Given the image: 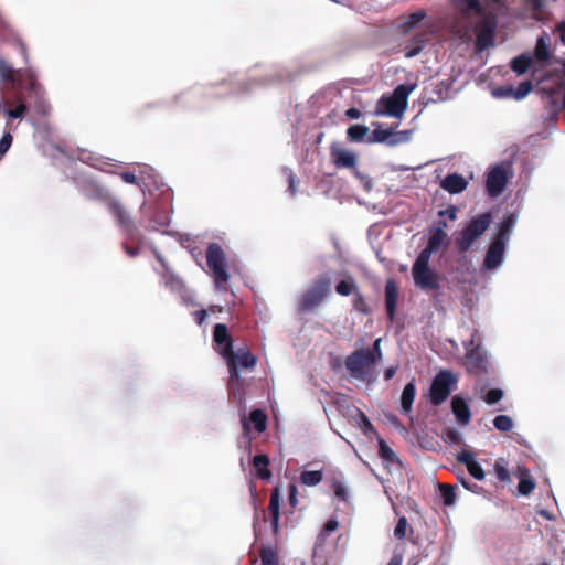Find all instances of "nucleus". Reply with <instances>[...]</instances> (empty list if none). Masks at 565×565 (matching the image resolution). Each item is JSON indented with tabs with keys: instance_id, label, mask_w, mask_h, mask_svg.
<instances>
[{
	"instance_id": "nucleus-1",
	"label": "nucleus",
	"mask_w": 565,
	"mask_h": 565,
	"mask_svg": "<svg viewBox=\"0 0 565 565\" xmlns=\"http://www.w3.org/2000/svg\"><path fill=\"white\" fill-rule=\"evenodd\" d=\"M450 238L446 231L430 230V236L427 245L422 249L412 267V276L416 287L422 290H438L439 276L429 267L431 254L440 248L446 249Z\"/></svg>"
},
{
	"instance_id": "nucleus-2",
	"label": "nucleus",
	"mask_w": 565,
	"mask_h": 565,
	"mask_svg": "<svg viewBox=\"0 0 565 565\" xmlns=\"http://www.w3.org/2000/svg\"><path fill=\"white\" fill-rule=\"evenodd\" d=\"M213 343L216 352L225 360L228 373L233 376L234 381H238L241 369L252 370L255 367L257 358L247 347H242L234 351L233 338L226 324L216 323L214 326Z\"/></svg>"
},
{
	"instance_id": "nucleus-3",
	"label": "nucleus",
	"mask_w": 565,
	"mask_h": 565,
	"mask_svg": "<svg viewBox=\"0 0 565 565\" xmlns=\"http://www.w3.org/2000/svg\"><path fill=\"white\" fill-rule=\"evenodd\" d=\"M0 77L2 82L10 84L17 90L14 98L18 105L6 111L8 117L11 119L22 118L26 111L23 90L39 97L42 94V87L36 83L31 71L14 70L3 57H0Z\"/></svg>"
},
{
	"instance_id": "nucleus-4",
	"label": "nucleus",
	"mask_w": 565,
	"mask_h": 565,
	"mask_svg": "<svg viewBox=\"0 0 565 565\" xmlns=\"http://www.w3.org/2000/svg\"><path fill=\"white\" fill-rule=\"evenodd\" d=\"M377 363L371 353L364 349H356L344 360V366L352 379L370 383L373 380V370Z\"/></svg>"
},
{
	"instance_id": "nucleus-5",
	"label": "nucleus",
	"mask_w": 565,
	"mask_h": 565,
	"mask_svg": "<svg viewBox=\"0 0 565 565\" xmlns=\"http://www.w3.org/2000/svg\"><path fill=\"white\" fill-rule=\"evenodd\" d=\"M411 92V86L404 84L398 85L391 95H383L379 99L374 114L376 116L388 115L401 118L407 107L408 95Z\"/></svg>"
},
{
	"instance_id": "nucleus-6",
	"label": "nucleus",
	"mask_w": 565,
	"mask_h": 565,
	"mask_svg": "<svg viewBox=\"0 0 565 565\" xmlns=\"http://www.w3.org/2000/svg\"><path fill=\"white\" fill-rule=\"evenodd\" d=\"M108 211L115 218L121 233L131 241L141 239L140 231L126 206L117 199L108 202Z\"/></svg>"
},
{
	"instance_id": "nucleus-7",
	"label": "nucleus",
	"mask_w": 565,
	"mask_h": 565,
	"mask_svg": "<svg viewBox=\"0 0 565 565\" xmlns=\"http://www.w3.org/2000/svg\"><path fill=\"white\" fill-rule=\"evenodd\" d=\"M458 382L457 376L449 370L439 371L433 379L429 388V398L433 405L443 404Z\"/></svg>"
},
{
	"instance_id": "nucleus-8",
	"label": "nucleus",
	"mask_w": 565,
	"mask_h": 565,
	"mask_svg": "<svg viewBox=\"0 0 565 565\" xmlns=\"http://www.w3.org/2000/svg\"><path fill=\"white\" fill-rule=\"evenodd\" d=\"M206 263L217 286L227 282L230 275L226 268L225 255L217 243H211L207 246Z\"/></svg>"
},
{
	"instance_id": "nucleus-9",
	"label": "nucleus",
	"mask_w": 565,
	"mask_h": 565,
	"mask_svg": "<svg viewBox=\"0 0 565 565\" xmlns=\"http://www.w3.org/2000/svg\"><path fill=\"white\" fill-rule=\"evenodd\" d=\"M465 367L467 372L475 376H481L489 373L490 363L487 352L479 345L467 351L465 355Z\"/></svg>"
},
{
	"instance_id": "nucleus-10",
	"label": "nucleus",
	"mask_w": 565,
	"mask_h": 565,
	"mask_svg": "<svg viewBox=\"0 0 565 565\" xmlns=\"http://www.w3.org/2000/svg\"><path fill=\"white\" fill-rule=\"evenodd\" d=\"M508 174L502 166H495L487 174L486 189L491 198L499 196L505 189Z\"/></svg>"
},
{
	"instance_id": "nucleus-11",
	"label": "nucleus",
	"mask_w": 565,
	"mask_h": 565,
	"mask_svg": "<svg viewBox=\"0 0 565 565\" xmlns=\"http://www.w3.org/2000/svg\"><path fill=\"white\" fill-rule=\"evenodd\" d=\"M330 159L338 169H353L358 162V156L353 151L342 148L337 142L330 147Z\"/></svg>"
},
{
	"instance_id": "nucleus-12",
	"label": "nucleus",
	"mask_w": 565,
	"mask_h": 565,
	"mask_svg": "<svg viewBox=\"0 0 565 565\" xmlns=\"http://www.w3.org/2000/svg\"><path fill=\"white\" fill-rule=\"evenodd\" d=\"M327 489L333 497L341 502L349 500V490L345 478L342 472H333L324 478Z\"/></svg>"
},
{
	"instance_id": "nucleus-13",
	"label": "nucleus",
	"mask_w": 565,
	"mask_h": 565,
	"mask_svg": "<svg viewBox=\"0 0 565 565\" xmlns=\"http://www.w3.org/2000/svg\"><path fill=\"white\" fill-rule=\"evenodd\" d=\"M504 252H505V244L499 242V241H492L490 244L484 259H483V267L486 269L492 270L495 269L501 265L504 258Z\"/></svg>"
},
{
	"instance_id": "nucleus-14",
	"label": "nucleus",
	"mask_w": 565,
	"mask_h": 565,
	"mask_svg": "<svg viewBox=\"0 0 565 565\" xmlns=\"http://www.w3.org/2000/svg\"><path fill=\"white\" fill-rule=\"evenodd\" d=\"M398 294L399 288L396 281L394 279H388L385 284V309L387 319L391 323L395 320Z\"/></svg>"
},
{
	"instance_id": "nucleus-15",
	"label": "nucleus",
	"mask_w": 565,
	"mask_h": 565,
	"mask_svg": "<svg viewBox=\"0 0 565 565\" xmlns=\"http://www.w3.org/2000/svg\"><path fill=\"white\" fill-rule=\"evenodd\" d=\"M475 241V237H472L470 233L466 231V228H463L456 237V248L460 254H462V256L458 259V263L461 267L468 268L471 265L470 259H468L465 254L470 249Z\"/></svg>"
},
{
	"instance_id": "nucleus-16",
	"label": "nucleus",
	"mask_w": 565,
	"mask_h": 565,
	"mask_svg": "<svg viewBox=\"0 0 565 565\" xmlns=\"http://www.w3.org/2000/svg\"><path fill=\"white\" fill-rule=\"evenodd\" d=\"M267 415L264 411L256 408L249 413L248 419L245 417L242 419V426L245 434L250 430V423L254 425V429L257 433H264L267 428Z\"/></svg>"
},
{
	"instance_id": "nucleus-17",
	"label": "nucleus",
	"mask_w": 565,
	"mask_h": 565,
	"mask_svg": "<svg viewBox=\"0 0 565 565\" xmlns=\"http://www.w3.org/2000/svg\"><path fill=\"white\" fill-rule=\"evenodd\" d=\"M514 475L519 479V493L522 495H530L535 489V481L532 478L530 470L525 466H518Z\"/></svg>"
},
{
	"instance_id": "nucleus-18",
	"label": "nucleus",
	"mask_w": 565,
	"mask_h": 565,
	"mask_svg": "<svg viewBox=\"0 0 565 565\" xmlns=\"http://www.w3.org/2000/svg\"><path fill=\"white\" fill-rule=\"evenodd\" d=\"M280 501H281L280 490L278 487H275L271 490L269 504H268V509H267L269 516H270L271 529L275 534L278 532V526H279Z\"/></svg>"
},
{
	"instance_id": "nucleus-19",
	"label": "nucleus",
	"mask_w": 565,
	"mask_h": 565,
	"mask_svg": "<svg viewBox=\"0 0 565 565\" xmlns=\"http://www.w3.org/2000/svg\"><path fill=\"white\" fill-rule=\"evenodd\" d=\"M440 186L450 194L463 192L468 186V181L459 173L447 174L440 182Z\"/></svg>"
},
{
	"instance_id": "nucleus-20",
	"label": "nucleus",
	"mask_w": 565,
	"mask_h": 565,
	"mask_svg": "<svg viewBox=\"0 0 565 565\" xmlns=\"http://www.w3.org/2000/svg\"><path fill=\"white\" fill-rule=\"evenodd\" d=\"M491 218V213L489 212L480 214L478 217L472 218L465 228L477 239L489 228Z\"/></svg>"
},
{
	"instance_id": "nucleus-21",
	"label": "nucleus",
	"mask_w": 565,
	"mask_h": 565,
	"mask_svg": "<svg viewBox=\"0 0 565 565\" xmlns=\"http://www.w3.org/2000/svg\"><path fill=\"white\" fill-rule=\"evenodd\" d=\"M395 135L393 128H382L380 124H376V128L367 137V143H387L394 146L397 143L396 139L392 137Z\"/></svg>"
},
{
	"instance_id": "nucleus-22",
	"label": "nucleus",
	"mask_w": 565,
	"mask_h": 565,
	"mask_svg": "<svg viewBox=\"0 0 565 565\" xmlns=\"http://www.w3.org/2000/svg\"><path fill=\"white\" fill-rule=\"evenodd\" d=\"M84 194L87 199L94 201H102L108 207V202L115 200L116 198L111 196L108 190L103 188L96 183H87L84 188Z\"/></svg>"
},
{
	"instance_id": "nucleus-23",
	"label": "nucleus",
	"mask_w": 565,
	"mask_h": 565,
	"mask_svg": "<svg viewBox=\"0 0 565 565\" xmlns=\"http://www.w3.org/2000/svg\"><path fill=\"white\" fill-rule=\"evenodd\" d=\"M318 306V285L311 286L306 292L302 294L299 303L298 311L306 313L312 311Z\"/></svg>"
},
{
	"instance_id": "nucleus-24",
	"label": "nucleus",
	"mask_w": 565,
	"mask_h": 565,
	"mask_svg": "<svg viewBox=\"0 0 565 565\" xmlns=\"http://www.w3.org/2000/svg\"><path fill=\"white\" fill-rule=\"evenodd\" d=\"M452 412L458 420V423L462 426L469 424L471 418V413L468 404L465 399L459 396H455L451 401Z\"/></svg>"
},
{
	"instance_id": "nucleus-25",
	"label": "nucleus",
	"mask_w": 565,
	"mask_h": 565,
	"mask_svg": "<svg viewBox=\"0 0 565 565\" xmlns=\"http://www.w3.org/2000/svg\"><path fill=\"white\" fill-rule=\"evenodd\" d=\"M515 223H516L515 214L511 213V214L505 215L503 221L500 223L499 231L493 239L499 241L503 244H507V242L510 237V234H511L513 227L515 226Z\"/></svg>"
},
{
	"instance_id": "nucleus-26",
	"label": "nucleus",
	"mask_w": 565,
	"mask_h": 565,
	"mask_svg": "<svg viewBox=\"0 0 565 565\" xmlns=\"http://www.w3.org/2000/svg\"><path fill=\"white\" fill-rule=\"evenodd\" d=\"M415 395H416V386H415V382L413 380L404 386V390L402 392L401 408H402V413L404 415L411 414L412 406H413V403L415 399Z\"/></svg>"
},
{
	"instance_id": "nucleus-27",
	"label": "nucleus",
	"mask_w": 565,
	"mask_h": 565,
	"mask_svg": "<svg viewBox=\"0 0 565 565\" xmlns=\"http://www.w3.org/2000/svg\"><path fill=\"white\" fill-rule=\"evenodd\" d=\"M252 463L256 469V476L258 479L266 480V481L270 480L273 473L268 468L269 457L267 455H263V454L256 455L253 458Z\"/></svg>"
},
{
	"instance_id": "nucleus-28",
	"label": "nucleus",
	"mask_w": 565,
	"mask_h": 565,
	"mask_svg": "<svg viewBox=\"0 0 565 565\" xmlns=\"http://www.w3.org/2000/svg\"><path fill=\"white\" fill-rule=\"evenodd\" d=\"M426 46V38L424 34L413 36L404 47L406 57H414L418 55Z\"/></svg>"
},
{
	"instance_id": "nucleus-29",
	"label": "nucleus",
	"mask_w": 565,
	"mask_h": 565,
	"mask_svg": "<svg viewBox=\"0 0 565 565\" xmlns=\"http://www.w3.org/2000/svg\"><path fill=\"white\" fill-rule=\"evenodd\" d=\"M371 134L364 125H352L347 129V137L351 142L366 141Z\"/></svg>"
},
{
	"instance_id": "nucleus-30",
	"label": "nucleus",
	"mask_w": 565,
	"mask_h": 565,
	"mask_svg": "<svg viewBox=\"0 0 565 565\" xmlns=\"http://www.w3.org/2000/svg\"><path fill=\"white\" fill-rule=\"evenodd\" d=\"M379 456L387 465L399 463L398 457L384 439L379 440Z\"/></svg>"
},
{
	"instance_id": "nucleus-31",
	"label": "nucleus",
	"mask_w": 565,
	"mask_h": 565,
	"mask_svg": "<svg viewBox=\"0 0 565 565\" xmlns=\"http://www.w3.org/2000/svg\"><path fill=\"white\" fill-rule=\"evenodd\" d=\"M427 17V13L425 10H418L415 11L408 15L405 17L402 28L404 32H407L415 28L419 22H422Z\"/></svg>"
},
{
	"instance_id": "nucleus-32",
	"label": "nucleus",
	"mask_w": 565,
	"mask_h": 565,
	"mask_svg": "<svg viewBox=\"0 0 565 565\" xmlns=\"http://www.w3.org/2000/svg\"><path fill=\"white\" fill-rule=\"evenodd\" d=\"M493 44V31L490 28L482 29L477 34L476 46L478 51H482Z\"/></svg>"
},
{
	"instance_id": "nucleus-33",
	"label": "nucleus",
	"mask_w": 565,
	"mask_h": 565,
	"mask_svg": "<svg viewBox=\"0 0 565 565\" xmlns=\"http://www.w3.org/2000/svg\"><path fill=\"white\" fill-rule=\"evenodd\" d=\"M533 63L532 57L527 55H520L512 60L511 68L519 75L524 74Z\"/></svg>"
},
{
	"instance_id": "nucleus-34",
	"label": "nucleus",
	"mask_w": 565,
	"mask_h": 565,
	"mask_svg": "<svg viewBox=\"0 0 565 565\" xmlns=\"http://www.w3.org/2000/svg\"><path fill=\"white\" fill-rule=\"evenodd\" d=\"M493 469L495 477L499 481L503 483L510 482V471L507 467V461L503 458H499L498 460H495Z\"/></svg>"
},
{
	"instance_id": "nucleus-35",
	"label": "nucleus",
	"mask_w": 565,
	"mask_h": 565,
	"mask_svg": "<svg viewBox=\"0 0 565 565\" xmlns=\"http://www.w3.org/2000/svg\"><path fill=\"white\" fill-rule=\"evenodd\" d=\"M358 290L354 279L349 276L347 279L341 280L335 286V291L340 296H349Z\"/></svg>"
},
{
	"instance_id": "nucleus-36",
	"label": "nucleus",
	"mask_w": 565,
	"mask_h": 565,
	"mask_svg": "<svg viewBox=\"0 0 565 565\" xmlns=\"http://www.w3.org/2000/svg\"><path fill=\"white\" fill-rule=\"evenodd\" d=\"M493 426L503 433H508L513 428V420L508 415H498L493 419Z\"/></svg>"
},
{
	"instance_id": "nucleus-37",
	"label": "nucleus",
	"mask_w": 565,
	"mask_h": 565,
	"mask_svg": "<svg viewBox=\"0 0 565 565\" xmlns=\"http://www.w3.org/2000/svg\"><path fill=\"white\" fill-rule=\"evenodd\" d=\"M228 393L238 396L239 398L244 394V380L241 377L238 373V381H234L233 376L230 374L228 383H227Z\"/></svg>"
},
{
	"instance_id": "nucleus-38",
	"label": "nucleus",
	"mask_w": 565,
	"mask_h": 565,
	"mask_svg": "<svg viewBox=\"0 0 565 565\" xmlns=\"http://www.w3.org/2000/svg\"><path fill=\"white\" fill-rule=\"evenodd\" d=\"M154 230H161L169 225L170 216L166 211H157L151 220Z\"/></svg>"
},
{
	"instance_id": "nucleus-39",
	"label": "nucleus",
	"mask_w": 565,
	"mask_h": 565,
	"mask_svg": "<svg viewBox=\"0 0 565 565\" xmlns=\"http://www.w3.org/2000/svg\"><path fill=\"white\" fill-rule=\"evenodd\" d=\"M440 494L443 498V501L446 505H451L455 503L456 494H455V488L447 483H440L439 484Z\"/></svg>"
},
{
	"instance_id": "nucleus-40",
	"label": "nucleus",
	"mask_w": 565,
	"mask_h": 565,
	"mask_svg": "<svg viewBox=\"0 0 565 565\" xmlns=\"http://www.w3.org/2000/svg\"><path fill=\"white\" fill-rule=\"evenodd\" d=\"M262 565H278V556L274 548L265 547L260 551Z\"/></svg>"
},
{
	"instance_id": "nucleus-41",
	"label": "nucleus",
	"mask_w": 565,
	"mask_h": 565,
	"mask_svg": "<svg viewBox=\"0 0 565 565\" xmlns=\"http://www.w3.org/2000/svg\"><path fill=\"white\" fill-rule=\"evenodd\" d=\"M353 295H354L353 301H352L353 308L363 315H369L371 312V309H370L369 305L366 303L363 295L358 290Z\"/></svg>"
},
{
	"instance_id": "nucleus-42",
	"label": "nucleus",
	"mask_w": 565,
	"mask_h": 565,
	"mask_svg": "<svg viewBox=\"0 0 565 565\" xmlns=\"http://www.w3.org/2000/svg\"><path fill=\"white\" fill-rule=\"evenodd\" d=\"M533 85L530 81H525L519 84L516 89L513 93V96L515 99L520 100L523 99L529 95V93L532 90Z\"/></svg>"
},
{
	"instance_id": "nucleus-43",
	"label": "nucleus",
	"mask_w": 565,
	"mask_h": 565,
	"mask_svg": "<svg viewBox=\"0 0 565 565\" xmlns=\"http://www.w3.org/2000/svg\"><path fill=\"white\" fill-rule=\"evenodd\" d=\"M339 527V521L337 519L335 515H333L332 518H330L322 526L321 531H320V535H323V536H329L331 535L333 532H335Z\"/></svg>"
},
{
	"instance_id": "nucleus-44",
	"label": "nucleus",
	"mask_w": 565,
	"mask_h": 565,
	"mask_svg": "<svg viewBox=\"0 0 565 565\" xmlns=\"http://www.w3.org/2000/svg\"><path fill=\"white\" fill-rule=\"evenodd\" d=\"M300 483L309 487L318 484V470L302 471L300 475Z\"/></svg>"
},
{
	"instance_id": "nucleus-45",
	"label": "nucleus",
	"mask_w": 565,
	"mask_h": 565,
	"mask_svg": "<svg viewBox=\"0 0 565 565\" xmlns=\"http://www.w3.org/2000/svg\"><path fill=\"white\" fill-rule=\"evenodd\" d=\"M503 397V391L501 388H491L487 392V394L483 396V401L489 404L493 405L501 401Z\"/></svg>"
},
{
	"instance_id": "nucleus-46",
	"label": "nucleus",
	"mask_w": 565,
	"mask_h": 565,
	"mask_svg": "<svg viewBox=\"0 0 565 565\" xmlns=\"http://www.w3.org/2000/svg\"><path fill=\"white\" fill-rule=\"evenodd\" d=\"M467 470L477 480H483L486 477L483 468L476 460L468 465Z\"/></svg>"
},
{
	"instance_id": "nucleus-47",
	"label": "nucleus",
	"mask_w": 565,
	"mask_h": 565,
	"mask_svg": "<svg viewBox=\"0 0 565 565\" xmlns=\"http://www.w3.org/2000/svg\"><path fill=\"white\" fill-rule=\"evenodd\" d=\"M408 527L407 519L405 516H401L396 523L394 529V535L396 539L402 540L406 536V531Z\"/></svg>"
},
{
	"instance_id": "nucleus-48",
	"label": "nucleus",
	"mask_w": 565,
	"mask_h": 565,
	"mask_svg": "<svg viewBox=\"0 0 565 565\" xmlns=\"http://www.w3.org/2000/svg\"><path fill=\"white\" fill-rule=\"evenodd\" d=\"M365 352L371 353L374 356L375 363H379L382 360V350H381V339H376L372 345V348H363Z\"/></svg>"
},
{
	"instance_id": "nucleus-49",
	"label": "nucleus",
	"mask_w": 565,
	"mask_h": 565,
	"mask_svg": "<svg viewBox=\"0 0 565 565\" xmlns=\"http://www.w3.org/2000/svg\"><path fill=\"white\" fill-rule=\"evenodd\" d=\"M12 140L13 138L10 132L3 134L2 138L0 139V159L10 149Z\"/></svg>"
},
{
	"instance_id": "nucleus-50",
	"label": "nucleus",
	"mask_w": 565,
	"mask_h": 565,
	"mask_svg": "<svg viewBox=\"0 0 565 565\" xmlns=\"http://www.w3.org/2000/svg\"><path fill=\"white\" fill-rule=\"evenodd\" d=\"M446 441L452 443V444H462V436L461 434L456 429H448L446 431Z\"/></svg>"
},
{
	"instance_id": "nucleus-51",
	"label": "nucleus",
	"mask_w": 565,
	"mask_h": 565,
	"mask_svg": "<svg viewBox=\"0 0 565 565\" xmlns=\"http://www.w3.org/2000/svg\"><path fill=\"white\" fill-rule=\"evenodd\" d=\"M164 284L167 287H170L172 290H177L182 287V281L173 275H166Z\"/></svg>"
},
{
	"instance_id": "nucleus-52",
	"label": "nucleus",
	"mask_w": 565,
	"mask_h": 565,
	"mask_svg": "<svg viewBox=\"0 0 565 565\" xmlns=\"http://www.w3.org/2000/svg\"><path fill=\"white\" fill-rule=\"evenodd\" d=\"M282 173L288 182V190L291 194H295L296 188H295V174L289 168H284Z\"/></svg>"
},
{
	"instance_id": "nucleus-53",
	"label": "nucleus",
	"mask_w": 565,
	"mask_h": 565,
	"mask_svg": "<svg viewBox=\"0 0 565 565\" xmlns=\"http://www.w3.org/2000/svg\"><path fill=\"white\" fill-rule=\"evenodd\" d=\"M458 480L463 486V488L467 489L468 491H471L473 493H479L481 490L480 486H478L477 483H475L472 481H469L465 477H458Z\"/></svg>"
},
{
	"instance_id": "nucleus-54",
	"label": "nucleus",
	"mask_w": 565,
	"mask_h": 565,
	"mask_svg": "<svg viewBox=\"0 0 565 565\" xmlns=\"http://www.w3.org/2000/svg\"><path fill=\"white\" fill-rule=\"evenodd\" d=\"M439 217L447 216L448 220L455 221L457 218V207L455 205H450L446 210H441L438 212Z\"/></svg>"
},
{
	"instance_id": "nucleus-55",
	"label": "nucleus",
	"mask_w": 565,
	"mask_h": 565,
	"mask_svg": "<svg viewBox=\"0 0 565 565\" xmlns=\"http://www.w3.org/2000/svg\"><path fill=\"white\" fill-rule=\"evenodd\" d=\"M457 460L459 462L463 463L467 468L468 465H470V462H472L475 460V457L471 452H469L467 450H462L460 454H458Z\"/></svg>"
},
{
	"instance_id": "nucleus-56",
	"label": "nucleus",
	"mask_w": 565,
	"mask_h": 565,
	"mask_svg": "<svg viewBox=\"0 0 565 565\" xmlns=\"http://www.w3.org/2000/svg\"><path fill=\"white\" fill-rule=\"evenodd\" d=\"M120 178L122 179L124 182L129 183V184L138 183V179L134 172H129V171L121 172Z\"/></svg>"
},
{
	"instance_id": "nucleus-57",
	"label": "nucleus",
	"mask_w": 565,
	"mask_h": 565,
	"mask_svg": "<svg viewBox=\"0 0 565 565\" xmlns=\"http://www.w3.org/2000/svg\"><path fill=\"white\" fill-rule=\"evenodd\" d=\"M122 248L129 257H136L140 252V248L138 246H130L127 243L122 244Z\"/></svg>"
},
{
	"instance_id": "nucleus-58",
	"label": "nucleus",
	"mask_w": 565,
	"mask_h": 565,
	"mask_svg": "<svg viewBox=\"0 0 565 565\" xmlns=\"http://www.w3.org/2000/svg\"><path fill=\"white\" fill-rule=\"evenodd\" d=\"M206 316H207V310H205V309L198 310L193 313L194 320L199 326H201L204 322V320L206 319Z\"/></svg>"
},
{
	"instance_id": "nucleus-59",
	"label": "nucleus",
	"mask_w": 565,
	"mask_h": 565,
	"mask_svg": "<svg viewBox=\"0 0 565 565\" xmlns=\"http://www.w3.org/2000/svg\"><path fill=\"white\" fill-rule=\"evenodd\" d=\"M541 42H543V40L539 41L535 54L539 60H546L548 57L547 50L546 47H541Z\"/></svg>"
},
{
	"instance_id": "nucleus-60",
	"label": "nucleus",
	"mask_w": 565,
	"mask_h": 565,
	"mask_svg": "<svg viewBox=\"0 0 565 565\" xmlns=\"http://www.w3.org/2000/svg\"><path fill=\"white\" fill-rule=\"evenodd\" d=\"M465 2L469 10H472L478 13L481 12V6H480L479 0H465Z\"/></svg>"
},
{
	"instance_id": "nucleus-61",
	"label": "nucleus",
	"mask_w": 565,
	"mask_h": 565,
	"mask_svg": "<svg viewBox=\"0 0 565 565\" xmlns=\"http://www.w3.org/2000/svg\"><path fill=\"white\" fill-rule=\"evenodd\" d=\"M362 113L358 108H349L345 111V116L350 119H359L361 117Z\"/></svg>"
},
{
	"instance_id": "nucleus-62",
	"label": "nucleus",
	"mask_w": 565,
	"mask_h": 565,
	"mask_svg": "<svg viewBox=\"0 0 565 565\" xmlns=\"http://www.w3.org/2000/svg\"><path fill=\"white\" fill-rule=\"evenodd\" d=\"M556 31L558 33V38H559L561 42L563 44H565V22H561L557 25Z\"/></svg>"
},
{
	"instance_id": "nucleus-63",
	"label": "nucleus",
	"mask_w": 565,
	"mask_h": 565,
	"mask_svg": "<svg viewBox=\"0 0 565 565\" xmlns=\"http://www.w3.org/2000/svg\"><path fill=\"white\" fill-rule=\"evenodd\" d=\"M296 493L297 487L295 484L289 486V501L291 505H296Z\"/></svg>"
},
{
	"instance_id": "nucleus-64",
	"label": "nucleus",
	"mask_w": 565,
	"mask_h": 565,
	"mask_svg": "<svg viewBox=\"0 0 565 565\" xmlns=\"http://www.w3.org/2000/svg\"><path fill=\"white\" fill-rule=\"evenodd\" d=\"M403 556L399 554L393 555L387 565H402Z\"/></svg>"
}]
</instances>
